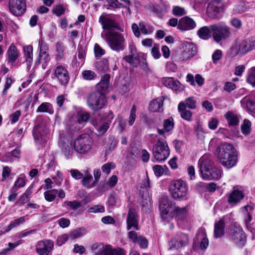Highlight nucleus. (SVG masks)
Wrapping results in <instances>:
<instances>
[{
    "mask_svg": "<svg viewBox=\"0 0 255 255\" xmlns=\"http://www.w3.org/2000/svg\"><path fill=\"white\" fill-rule=\"evenodd\" d=\"M53 112L52 105L47 102L42 103L36 110L37 113H48L50 114H52Z\"/></svg>",
    "mask_w": 255,
    "mask_h": 255,
    "instance_id": "nucleus-39",
    "label": "nucleus"
},
{
    "mask_svg": "<svg viewBox=\"0 0 255 255\" xmlns=\"http://www.w3.org/2000/svg\"><path fill=\"white\" fill-rule=\"evenodd\" d=\"M46 133V130H44L40 126L36 127L33 131V135L36 141L40 140Z\"/></svg>",
    "mask_w": 255,
    "mask_h": 255,
    "instance_id": "nucleus-41",
    "label": "nucleus"
},
{
    "mask_svg": "<svg viewBox=\"0 0 255 255\" xmlns=\"http://www.w3.org/2000/svg\"><path fill=\"white\" fill-rule=\"evenodd\" d=\"M61 149L65 156L67 157H69V156L71 155L73 153L72 145L70 142H68L67 144H63L62 146Z\"/></svg>",
    "mask_w": 255,
    "mask_h": 255,
    "instance_id": "nucleus-52",
    "label": "nucleus"
},
{
    "mask_svg": "<svg viewBox=\"0 0 255 255\" xmlns=\"http://www.w3.org/2000/svg\"><path fill=\"white\" fill-rule=\"evenodd\" d=\"M110 75L109 74L104 75L101 78V81L97 84L98 91L104 93L108 90L109 86V80Z\"/></svg>",
    "mask_w": 255,
    "mask_h": 255,
    "instance_id": "nucleus-30",
    "label": "nucleus"
},
{
    "mask_svg": "<svg viewBox=\"0 0 255 255\" xmlns=\"http://www.w3.org/2000/svg\"><path fill=\"white\" fill-rule=\"evenodd\" d=\"M99 22L102 25V28L104 30L109 31L116 29L120 31H123V29L121 27L119 23L116 19L106 12L103 13L100 15Z\"/></svg>",
    "mask_w": 255,
    "mask_h": 255,
    "instance_id": "nucleus-11",
    "label": "nucleus"
},
{
    "mask_svg": "<svg viewBox=\"0 0 255 255\" xmlns=\"http://www.w3.org/2000/svg\"><path fill=\"white\" fill-rule=\"evenodd\" d=\"M23 51L27 68H29L33 62V47L31 45L24 46L23 47Z\"/></svg>",
    "mask_w": 255,
    "mask_h": 255,
    "instance_id": "nucleus-29",
    "label": "nucleus"
},
{
    "mask_svg": "<svg viewBox=\"0 0 255 255\" xmlns=\"http://www.w3.org/2000/svg\"><path fill=\"white\" fill-rule=\"evenodd\" d=\"M118 182V177L116 175H113L111 176L107 181L105 185L103 187V191H107L109 189L108 186L110 188H113L116 186Z\"/></svg>",
    "mask_w": 255,
    "mask_h": 255,
    "instance_id": "nucleus-47",
    "label": "nucleus"
},
{
    "mask_svg": "<svg viewBox=\"0 0 255 255\" xmlns=\"http://www.w3.org/2000/svg\"><path fill=\"white\" fill-rule=\"evenodd\" d=\"M153 170L156 176L160 177L163 175L164 172V168L161 165H156L153 167Z\"/></svg>",
    "mask_w": 255,
    "mask_h": 255,
    "instance_id": "nucleus-64",
    "label": "nucleus"
},
{
    "mask_svg": "<svg viewBox=\"0 0 255 255\" xmlns=\"http://www.w3.org/2000/svg\"><path fill=\"white\" fill-rule=\"evenodd\" d=\"M251 122L248 119H245L243 124L241 125L242 133L245 135L249 134L251 131Z\"/></svg>",
    "mask_w": 255,
    "mask_h": 255,
    "instance_id": "nucleus-45",
    "label": "nucleus"
},
{
    "mask_svg": "<svg viewBox=\"0 0 255 255\" xmlns=\"http://www.w3.org/2000/svg\"><path fill=\"white\" fill-rule=\"evenodd\" d=\"M170 154V150L166 141L164 139L159 138L157 142L153 146L152 154L158 161L165 160Z\"/></svg>",
    "mask_w": 255,
    "mask_h": 255,
    "instance_id": "nucleus-7",
    "label": "nucleus"
},
{
    "mask_svg": "<svg viewBox=\"0 0 255 255\" xmlns=\"http://www.w3.org/2000/svg\"><path fill=\"white\" fill-rule=\"evenodd\" d=\"M65 7L61 4L55 5L52 9L53 13L57 16H60L64 14Z\"/></svg>",
    "mask_w": 255,
    "mask_h": 255,
    "instance_id": "nucleus-55",
    "label": "nucleus"
},
{
    "mask_svg": "<svg viewBox=\"0 0 255 255\" xmlns=\"http://www.w3.org/2000/svg\"><path fill=\"white\" fill-rule=\"evenodd\" d=\"M56 54L55 59L57 61L62 59L64 57V52L65 48L63 44L60 42H57L56 44Z\"/></svg>",
    "mask_w": 255,
    "mask_h": 255,
    "instance_id": "nucleus-46",
    "label": "nucleus"
},
{
    "mask_svg": "<svg viewBox=\"0 0 255 255\" xmlns=\"http://www.w3.org/2000/svg\"><path fill=\"white\" fill-rule=\"evenodd\" d=\"M8 8L11 14L16 16H21L25 12V0H8Z\"/></svg>",
    "mask_w": 255,
    "mask_h": 255,
    "instance_id": "nucleus-14",
    "label": "nucleus"
},
{
    "mask_svg": "<svg viewBox=\"0 0 255 255\" xmlns=\"http://www.w3.org/2000/svg\"><path fill=\"white\" fill-rule=\"evenodd\" d=\"M101 36L113 51H122L126 47L125 36L119 32L114 30L106 31L101 33Z\"/></svg>",
    "mask_w": 255,
    "mask_h": 255,
    "instance_id": "nucleus-4",
    "label": "nucleus"
},
{
    "mask_svg": "<svg viewBox=\"0 0 255 255\" xmlns=\"http://www.w3.org/2000/svg\"><path fill=\"white\" fill-rule=\"evenodd\" d=\"M225 117L230 126H236L239 123V119L237 115L232 112H229L225 115Z\"/></svg>",
    "mask_w": 255,
    "mask_h": 255,
    "instance_id": "nucleus-34",
    "label": "nucleus"
},
{
    "mask_svg": "<svg viewBox=\"0 0 255 255\" xmlns=\"http://www.w3.org/2000/svg\"><path fill=\"white\" fill-rule=\"evenodd\" d=\"M107 1L108 2L107 9H115L124 7L123 4L119 2V0H107Z\"/></svg>",
    "mask_w": 255,
    "mask_h": 255,
    "instance_id": "nucleus-49",
    "label": "nucleus"
},
{
    "mask_svg": "<svg viewBox=\"0 0 255 255\" xmlns=\"http://www.w3.org/2000/svg\"><path fill=\"white\" fill-rule=\"evenodd\" d=\"M136 108L135 105H132L130 111V114L128 120V123L129 126H132L136 118Z\"/></svg>",
    "mask_w": 255,
    "mask_h": 255,
    "instance_id": "nucleus-58",
    "label": "nucleus"
},
{
    "mask_svg": "<svg viewBox=\"0 0 255 255\" xmlns=\"http://www.w3.org/2000/svg\"><path fill=\"white\" fill-rule=\"evenodd\" d=\"M90 248L92 255H108L111 252V246L103 243L93 244Z\"/></svg>",
    "mask_w": 255,
    "mask_h": 255,
    "instance_id": "nucleus-21",
    "label": "nucleus"
},
{
    "mask_svg": "<svg viewBox=\"0 0 255 255\" xmlns=\"http://www.w3.org/2000/svg\"><path fill=\"white\" fill-rule=\"evenodd\" d=\"M118 200V196L114 192L111 193L109 198L108 203L109 206H114L117 204Z\"/></svg>",
    "mask_w": 255,
    "mask_h": 255,
    "instance_id": "nucleus-59",
    "label": "nucleus"
},
{
    "mask_svg": "<svg viewBox=\"0 0 255 255\" xmlns=\"http://www.w3.org/2000/svg\"><path fill=\"white\" fill-rule=\"evenodd\" d=\"M52 78L62 86H66L69 83L70 77L66 68L61 65H58L55 67Z\"/></svg>",
    "mask_w": 255,
    "mask_h": 255,
    "instance_id": "nucleus-13",
    "label": "nucleus"
},
{
    "mask_svg": "<svg viewBox=\"0 0 255 255\" xmlns=\"http://www.w3.org/2000/svg\"><path fill=\"white\" fill-rule=\"evenodd\" d=\"M7 62L13 64L16 60L19 52L16 46L13 44H11L7 51Z\"/></svg>",
    "mask_w": 255,
    "mask_h": 255,
    "instance_id": "nucleus-28",
    "label": "nucleus"
},
{
    "mask_svg": "<svg viewBox=\"0 0 255 255\" xmlns=\"http://www.w3.org/2000/svg\"><path fill=\"white\" fill-rule=\"evenodd\" d=\"M81 183L82 185L87 189L93 188L96 185V183L94 181L91 183L93 180V177L91 174L88 173L83 175Z\"/></svg>",
    "mask_w": 255,
    "mask_h": 255,
    "instance_id": "nucleus-36",
    "label": "nucleus"
},
{
    "mask_svg": "<svg viewBox=\"0 0 255 255\" xmlns=\"http://www.w3.org/2000/svg\"><path fill=\"white\" fill-rule=\"evenodd\" d=\"M169 191L174 199L186 200L188 198V187L187 183L182 180L173 181L170 186Z\"/></svg>",
    "mask_w": 255,
    "mask_h": 255,
    "instance_id": "nucleus-5",
    "label": "nucleus"
},
{
    "mask_svg": "<svg viewBox=\"0 0 255 255\" xmlns=\"http://www.w3.org/2000/svg\"><path fill=\"white\" fill-rule=\"evenodd\" d=\"M196 26V23L193 19L185 16L181 18L178 24V28L181 30H189L194 28Z\"/></svg>",
    "mask_w": 255,
    "mask_h": 255,
    "instance_id": "nucleus-24",
    "label": "nucleus"
},
{
    "mask_svg": "<svg viewBox=\"0 0 255 255\" xmlns=\"http://www.w3.org/2000/svg\"><path fill=\"white\" fill-rule=\"evenodd\" d=\"M247 81L253 87H255V67L249 71Z\"/></svg>",
    "mask_w": 255,
    "mask_h": 255,
    "instance_id": "nucleus-54",
    "label": "nucleus"
},
{
    "mask_svg": "<svg viewBox=\"0 0 255 255\" xmlns=\"http://www.w3.org/2000/svg\"><path fill=\"white\" fill-rule=\"evenodd\" d=\"M88 107L93 111H98L104 107L107 99L104 93L99 91L93 92L89 94L87 99Z\"/></svg>",
    "mask_w": 255,
    "mask_h": 255,
    "instance_id": "nucleus-6",
    "label": "nucleus"
},
{
    "mask_svg": "<svg viewBox=\"0 0 255 255\" xmlns=\"http://www.w3.org/2000/svg\"><path fill=\"white\" fill-rule=\"evenodd\" d=\"M64 205L67 207V208H70L74 210H76L78 208L81 207V203L76 200L72 201H66L64 202Z\"/></svg>",
    "mask_w": 255,
    "mask_h": 255,
    "instance_id": "nucleus-57",
    "label": "nucleus"
},
{
    "mask_svg": "<svg viewBox=\"0 0 255 255\" xmlns=\"http://www.w3.org/2000/svg\"><path fill=\"white\" fill-rule=\"evenodd\" d=\"M82 75L85 80H92L97 77V74L94 71L90 70L83 71Z\"/></svg>",
    "mask_w": 255,
    "mask_h": 255,
    "instance_id": "nucleus-51",
    "label": "nucleus"
},
{
    "mask_svg": "<svg viewBox=\"0 0 255 255\" xmlns=\"http://www.w3.org/2000/svg\"><path fill=\"white\" fill-rule=\"evenodd\" d=\"M159 209L161 217L164 220L174 216L178 219H182L186 215V209L185 207H176L175 203L169 200L167 197L161 198Z\"/></svg>",
    "mask_w": 255,
    "mask_h": 255,
    "instance_id": "nucleus-2",
    "label": "nucleus"
},
{
    "mask_svg": "<svg viewBox=\"0 0 255 255\" xmlns=\"http://www.w3.org/2000/svg\"><path fill=\"white\" fill-rule=\"evenodd\" d=\"M163 100L162 98H158L153 100L149 106V110L153 112H160L163 111Z\"/></svg>",
    "mask_w": 255,
    "mask_h": 255,
    "instance_id": "nucleus-31",
    "label": "nucleus"
},
{
    "mask_svg": "<svg viewBox=\"0 0 255 255\" xmlns=\"http://www.w3.org/2000/svg\"><path fill=\"white\" fill-rule=\"evenodd\" d=\"M211 31L210 26L209 27L205 26L200 28L197 33L200 38L207 40L211 37Z\"/></svg>",
    "mask_w": 255,
    "mask_h": 255,
    "instance_id": "nucleus-38",
    "label": "nucleus"
},
{
    "mask_svg": "<svg viewBox=\"0 0 255 255\" xmlns=\"http://www.w3.org/2000/svg\"><path fill=\"white\" fill-rule=\"evenodd\" d=\"M183 105V104H179L178 107V111L183 119L190 121L191 120L192 113L190 111L187 110L186 108L184 107Z\"/></svg>",
    "mask_w": 255,
    "mask_h": 255,
    "instance_id": "nucleus-35",
    "label": "nucleus"
},
{
    "mask_svg": "<svg viewBox=\"0 0 255 255\" xmlns=\"http://www.w3.org/2000/svg\"><path fill=\"white\" fill-rule=\"evenodd\" d=\"M216 152L219 162L225 167L231 168L237 162V153L232 144L223 142L217 148Z\"/></svg>",
    "mask_w": 255,
    "mask_h": 255,
    "instance_id": "nucleus-1",
    "label": "nucleus"
},
{
    "mask_svg": "<svg viewBox=\"0 0 255 255\" xmlns=\"http://www.w3.org/2000/svg\"><path fill=\"white\" fill-rule=\"evenodd\" d=\"M244 191L238 187H234L233 190L227 196V202L231 206L237 205L244 198Z\"/></svg>",
    "mask_w": 255,
    "mask_h": 255,
    "instance_id": "nucleus-18",
    "label": "nucleus"
},
{
    "mask_svg": "<svg viewBox=\"0 0 255 255\" xmlns=\"http://www.w3.org/2000/svg\"><path fill=\"white\" fill-rule=\"evenodd\" d=\"M85 234L84 228H78L70 232L69 234L70 239L73 240L78 238Z\"/></svg>",
    "mask_w": 255,
    "mask_h": 255,
    "instance_id": "nucleus-48",
    "label": "nucleus"
},
{
    "mask_svg": "<svg viewBox=\"0 0 255 255\" xmlns=\"http://www.w3.org/2000/svg\"><path fill=\"white\" fill-rule=\"evenodd\" d=\"M57 190L53 189L48 190L44 193V198L47 201L52 202L56 198V194H57Z\"/></svg>",
    "mask_w": 255,
    "mask_h": 255,
    "instance_id": "nucleus-50",
    "label": "nucleus"
},
{
    "mask_svg": "<svg viewBox=\"0 0 255 255\" xmlns=\"http://www.w3.org/2000/svg\"><path fill=\"white\" fill-rule=\"evenodd\" d=\"M115 168V165L114 164L112 163H107L102 166L101 169L104 173H105L106 174H109L111 172V170Z\"/></svg>",
    "mask_w": 255,
    "mask_h": 255,
    "instance_id": "nucleus-61",
    "label": "nucleus"
},
{
    "mask_svg": "<svg viewBox=\"0 0 255 255\" xmlns=\"http://www.w3.org/2000/svg\"><path fill=\"white\" fill-rule=\"evenodd\" d=\"M162 82L166 87H169L176 92H180L184 90V86L178 80L173 78L165 77L162 79Z\"/></svg>",
    "mask_w": 255,
    "mask_h": 255,
    "instance_id": "nucleus-23",
    "label": "nucleus"
},
{
    "mask_svg": "<svg viewBox=\"0 0 255 255\" xmlns=\"http://www.w3.org/2000/svg\"><path fill=\"white\" fill-rule=\"evenodd\" d=\"M253 210V207L251 206L247 205L243 208V211L244 212V221L247 225L252 220V211Z\"/></svg>",
    "mask_w": 255,
    "mask_h": 255,
    "instance_id": "nucleus-42",
    "label": "nucleus"
},
{
    "mask_svg": "<svg viewBox=\"0 0 255 255\" xmlns=\"http://www.w3.org/2000/svg\"><path fill=\"white\" fill-rule=\"evenodd\" d=\"M25 220L24 217H21L17 219L13 220L10 222L9 225L5 229L4 232H8L11 229L16 227L21 224H22L25 222Z\"/></svg>",
    "mask_w": 255,
    "mask_h": 255,
    "instance_id": "nucleus-44",
    "label": "nucleus"
},
{
    "mask_svg": "<svg viewBox=\"0 0 255 255\" xmlns=\"http://www.w3.org/2000/svg\"><path fill=\"white\" fill-rule=\"evenodd\" d=\"M201 240L200 243V248L202 250L206 249L209 245V241L206 237V232L205 229H200L196 235L194 241Z\"/></svg>",
    "mask_w": 255,
    "mask_h": 255,
    "instance_id": "nucleus-26",
    "label": "nucleus"
},
{
    "mask_svg": "<svg viewBox=\"0 0 255 255\" xmlns=\"http://www.w3.org/2000/svg\"><path fill=\"white\" fill-rule=\"evenodd\" d=\"M151 7L152 11L159 17L165 14L168 9L167 6L162 0L160 3L153 4Z\"/></svg>",
    "mask_w": 255,
    "mask_h": 255,
    "instance_id": "nucleus-27",
    "label": "nucleus"
},
{
    "mask_svg": "<svg viewBox=\"0 0 255 255\" xmlns=\"http://www.w3.org/2000/svg\"><path fill=\"white\" fill-rule=\"evenodd\" d=\"M95 66L100 73L106 72L109 70V64L108 60L103 58L102 60L96 62Z\"/></svg>",
    "mask_w": 255,
    "mask_h": 255,
    "instance_id": "nucleus-37",
    "label": "nucleus"
},
{
    "mask_svg": "<svg viewBox=\"0 0 255 255\" xmlns=\"http://www.w3.org/2000/svg\"><path fill=\"white\" fill-rule=\"evenodd\" d=\"M89 213H103L105 212V208L103 206L101 205H97L93 206L88 209Z\"/></svg>",
    "mask_w": 255,
    "mask_h": 255,
    "instance_id": "nucleus-60",
    "label": "nucleus"
},
{
    "mask_svg": "<svg viewBox=\"0 0 255 255\" xmlns=\"http://www.w3.org/2000/svg\"><path fill=\"white\" fill-rule=\"evenodd\" d=\"M92 140L88 134L79 136L74 141V149L78 153H85L88 152L92 146Z\"/></svg>",
    "mask_w": 255,
    "mask_h": 255,
    "instance_id": "nucleus-10",
    "label": "nucleus"
},
{
    "mask_svg": "<svg viewBox=\"0 0 255 255\" xmlns=\"http://www.w3.org/2000/svg\"><path fill=\"white\" fill-rule=\"evenodd\" d=\"M123 59L125 60V61L131 65L134 66V63L136 61L137 62H139V58L138 56H135L132 54H129L128 55H126L123 57Z\"/></svg>",
    "mask_w": 255,
    "mask_h": 255,
    "instance_id": "nucleus-56",
    "label": "nucleus"
},
{
    "mask_svg": "<svg viewBox=\"0 0 255 255\" xmlns=\"http://www.w3.org/2000/svg\"><path fill=\"white\" fill-rule=\"evenodd\" d=\"M183 50L181 53L180 60L186 61L194 57L197 53L196 46L191 43L185 42L183 44Z\"/></svg>",
    "mask_w": 255,
    "mask_h": 255,
    "instance_id": "nucleus-20",
    "label": "nucleus"
},
{
    "mask_svg": "<svg viewBox=\"0 0 255 255\" xmlns=\"http://www.w3.org/2000/svg\"><path fill=\"white\" fill-rule=\"evenodd\" d=\"M188 236L185 234L180 233L176 236L169 242L170 249H179L184 247L189 243Z\"/></svg>",
    "mask_w": 255,
    "mask_h": 255,
    "instance_id": "nucleus-19",
    "label": "nucleus"
},
{
    "mask_svg": "<svg viewBox=\"0 0 255 255\" xmlns=\"http://www.w3.org/2000/svg\"><path fill=\"white\" fill-rule=\"evenodd\" d=\"M214 39L217 42L229 38L231 35V29L225 23L220 22L210 25Z\"/></svg>",
    "mask_w": 255,
    "mask_h": 255,
    "instance_id": "nucleus-8",
    "label": "nucleus"
},
{
    "mask_svg": "<svg viewBox=\"0 0 255 255\" xmlns=\"http://www.w3.org/2000/svg\"><path fill=\"white\" fill-rule=\"evenodd\" d=\"M174 122L173 119L172 117L168 118V119L165 120L163 121V128L166 132H168L171 130L174 127Z\"/></svg>",
    "mask_w": 255,
    "mask_h": 255,
    "instance_id": "nucleus-53",
    "label": "nucleus"
},
{
    "mask_svg": "<svg viewBox=\"0 0 255 255\" xmlns=\"http://www.w3.org/2000/svg\"><path fill=\"white\" fill-rule=\"evenodd\" d=\"M71 176L75 180H79L82 178L83 174L77 169H71L69 171Z\"/></svg>",
    "mask_w": 255,
    "mask_h": 255,
    "instance_id": "nucleus-62",
    "label": "nucleus"
},
{
    "mask_svg": "<svg viewBox=\"0 0 255 255\" xmlns=\"http://www.w3.org/2000/svg\"><path fill=\"white\" fill-rule=\"evenodd\" d=\"M241 103L242 105L245 104L248 110L250 111L255 110V100L254 95H252L249 97H245L242 100Z\"/></svg>",
    "mask_w": 255,
    "mask_h": 255,
    "instance_id": "nucleus-33",
    "label": "nucleus"
},
{
    "mask_svg": "<svg viewBox=\"0 0 255 255\" xmlns=\"http://www.w3.org/2000/svg\"><path fill=\"white\" fill-rule=\"evenodd\" d=\"M179 104H183L184 107L194 110L196 108V100L194 97H190L186 98L184 101L181 102Z\"/></svg>",
    "mask_w": 255,
    "mask_h": 255,
    "instance_id": "nucleus-43",
    "label": "nucleus"
},
{
    "mask_svg": "<svg viewBox=\"0 0 255 255\" xmlns=\"http://www.w3.org/2000/svg\"><path fill=\"white\" fill-rule=\"evenodd\" d=\"M54 247L53 242L49 240L38 241L36 245V252L39 255H48Z\"/></svg>",
    "mask_w": 255,
    "mask_h": 255,
    "instance_id": "nucleus-17",
    "label": "nucleus"
},
{
    "mask_svg": "<svg viewBox=\"0 0 255 255\" xmlns=\"http://www.w3.org/2000/svg\"><path fill=\"white\" fill-rule=\"evenodd\" d=\"M127 229L138 230V216L135 209L129 208L127 218Z\"/></svg>",
    "mask_w": 255,
    "mask_h": 255,
    "instance_id": "nucleus-16",
    "label": "nucleus"
},
{
    "mask_svg": "<svg viewBox=\"0 0 255 255\" xmlns=\"http://www.w3.org/2000/svg\"><path fill=\"white\" fill-rule=\"evenodd\" d=\"M223 9V3L221 0H213L208 4L207 11L209 14L216 15Z\"/></svg>",
    "mask_w": 255,
    "mask_h": 255,
    "instance_id": "nucleus-25",
    "label": "nucleus"
},
{
    "mask_svg": "<svg viewBox=\"0 0 255 255\" xmlns=\"http://www.w3.org/2000/svg\"><path fill=\"white\" fill-rule=\"evenodd\" d=\"M90 117L89 113L81 110L77 111L70 120L71 129L73 130H79L88 122Z\"/></svg>",
    "mask_w": 255,
    "mask_h": 255,
    "instance_id": "nucleus-9",
    "label": "nucleus"
},
{
    "mask_svg": "<svg viewBox=\"0 0 255 255\" xmlns=\"http://www.w3.org/2000/svg\"><path fill=\"white\" fill-rule=\"evenodd\" d=\"M39 48V58L37 60L36 64L40 63V60H43L45 63L49 62L50 60V56L48 53V47L44 41L41 39L39 40L38 44Z\"/></svg>",
    "mask_w": 255,
    "mask_h": 255,
    "instance_id": "nucleus-22",
    "label": "nucleus"
},
{
    "mask_svg": "<svg viewBox=\"0 0 255 255\" xmlns=\"http://www.w3.org/2000/svg\"><path fill=\"white\" fill-rule=\"evenodd\" d=\"M200 173L203 178L207 180L219 179L222 175L220 169L213 166L211 157L207 154L202 156L198 161Z\"/></svg>",
    "mask_w": 255,
    "mask_h": 255,
    "instance_id": "nucleus-3",
    "label": "nucleus"
},
{
    "mask_svg": "<svg viewBox=\"0 0 255 255\" xmlns=\"http://www.w3.org/2000/svg\"><path fill=\"white\" fill-rule=\"evenodd\" d=\"M230 239L238 246L243 247L246 241V236L242 229L234 226L231 228Z\"/></svg>",
    "mask_w": 255,
    "mask_h": 255,
    "instance_id": "nucleus-15",
    "label": "nucleus"
},
{
    "mask_svg": "<svg viewBox=\"0 0 255 255\" xmlns=\"http://www.w3.org/2000/svg\"><path fill=\"white\" fill-rule=\"evenodd\" d=\"M69 238V234H63L58 237L56 241V244L58 246H60L64 244Z\"/></svg>",
    "mask_w": 255,
    "mask_h": 255,
    "instance_id": "nucleus-63",
    "label": "nucleus"
},
{
    "mask_svg": "<svg viewBox=\"0 0 255 255\" xmlns=\"http://www.w3.org/2000/svg\"><path fill=\"white\" fill-rule=\"evenodd\" d=\"M225 223L220 220L215 224L214 237L216 238L222 237L224 234Z\"/></svg>",
    "mask_w": 255,
    "mask_h": 255,
    "instance_id": "nucleus-32",
    "label": "nucleus"
},
{
    "mask_svg": "<svg viewBox=\"0 0 255 255\" xmlns=\"http://www.w3.org/2000/svg\"><path fill=\"white\" fill-rule=\"evenodd\" d=\"M255 48V40H244L237 42L231 48L232 54L235 56L238 54H244Z\"/></svg>",
    "mask_w": 255,
    "mask_h": 255,
    "instance_id": "nucleus-12",
    "label": "nucleus"
},
{
    "mask_svg": "<svg viewBox=\"0 0 255 255\" xmlns=\"http://www.w3.org/2000/svg\"><path fill=\"white\" fill-rule=\"evenodd\" d=\"M25 176L23 174L20 175L12 187L11 189V192H15L19 188L24 186L25 184Z\"/></svg>",
    "mask_w": 255,
    "mask_h": 255,
    "instance_id": "nucleus-40",
    "label": "nucleus"
}]
</instances>
